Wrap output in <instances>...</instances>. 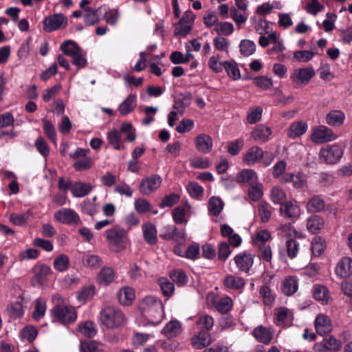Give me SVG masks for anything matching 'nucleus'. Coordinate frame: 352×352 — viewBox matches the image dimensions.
Here are the masks:
<instances>
[{"mask_svg":"<svg viewBox=\"0 0 352 352\" xmlns=\"http://www.w3.org/2000/svg\"><path fill=\"white\" fill-rule=\"evenodd\" d=\"M223 68L225 69L228 76L233 80H239L241 78L240 70L237 64L234 60H228L223 63Z\"/></svg>","mask_w":352,"mask_h":352,"instance_id":"nucleus-37","label":"nucleus"},{"mask_svg":"<svg viewBox=\"0 0 352 352\" xmlns=\"http://www.w3.org/2000/svg\"><path fill=\"white\" fill-rule=\"evenodd\" d=\"M270 200L274 204L281 205L287 200L285 191L280 186H273L270 190Z\"/></svg>","mask_w":352,"mask_h":352,"instance_id":"nucleus-35","label":"nucleus"},{"mask_svg":"<svg viewBox=\"0 0 352 352\" xmlns=\"http://www.w3.org/2000/svg\"><path fill=\"white\" fill-rule=\"evenodd\" d=\"M272 134L271 129L265 125L260 124L254 128L252 132V138L257 142H266Z\"/></svg>","mask_w":352,"mask_h":352,"instance_id":"nucleus-27","label":"nucleus"},{"mask_svg":"<svg viewBox=\"0 0 352 352\" xmlns=\"http://www.w3.org/2000/svg\"><path fill=\"white\" fill-rule=\"evenodd\" d=\"M315 74V70L311 66L298 68L291 74L290 79L296 85H306L311 81Z\"/></svg>","mask_w":352,"mask_h":352,"instance_id":"nucleus-10","label":"nucleus"},{"mask_svg":"<svg viewBox=\"0 0 352 352\" xmlns=\"http://www.w3.org/2000/svg\"><path fill=\"white\" fill-rule=\"evenodd\" d=\"M190 196L192 198L199 199L203 195L204 188L198 183L190 182L186 186Z\"/></svg>","mask_w":352,"mask_h":352,"instance_id":"nucleus-60","label":"nucleus"},{"mask_svg":"<svg viewBox=\"0 0 352 352\" xmlns=\"http://www.w3.org/2000/svg\"><path fill=\"white\" fill-rule=\"evenodd\" d=\"M298 289V283L295 278L288 276L283 283L282 290L287 296L294 294Z\"/></svg>","mask_w":352,"mask_h":352,"instance_id":"nucleus-41","label":"nucleus"},{"mask_svg":"<svg viewBox=\"0 0 352 352\" xmlns=\"http://www.w3.org/2000/svg\"><path fill=\"white\" fill-rule=\"evenodd\" d=\"M308 129L307 123L300 120L292 123L287 130V136L291 139L302 136L306 133Z\"/></svg>","mask_w":352,"mask_h":352,"instance_id":"nucleus-24","label":"nucleus"},{"mask_svg":"<svg viewBox=\"0 0 352 352\" xmlns=\"http://www.w3.org/2000/svg\"><path fill=\"white\" fill-rule=\"evenodd\" d=\"M223 285L228 289L241 290L245 285V280L242 277L229 274L225 277Z\"/></svg>","mask_w":352,"mask_h":352,"instance_id":"nucleus-26","label":"nucleus"},{"mask_svg":"<svg viewBox=\"0 0 352 352\" xmlns=\"http://www.w3.org/2000/svg\"><path fill=\"white\" fill-rule=\"evenodd\" d=\"M313 296L315 300L322 305H327L332 301V298L328 288L322 285H316L314 287Z\"/></svg>","mask_w":352,"mask_h":352,"instance_id":"nucleus-21","label":"nucleus"},{"mask_svg":"<svg viewBox=\"0 0 352 352\" xmlns=\"http://www.w3.org/2000/svg\"><path fill=\"white\" fill-rule=\"evenodd\" d=\"M326 248L325 241L320 236H315L311 242V251L314 256H319Z\"/></svg>","mask_w":352,"mask_h":352,"instance_id":"nucleus-52","label":"nucleus"},{"mask_svg":"<svg viewBox=\"0 0 352 352\" xmlns=\"http://www.w3.org/2000/svg\"><path fill=\"white\" fill-rule=\"evenodd\" d=\"M121 133L126 134V141L133 142L135 140V130L132 124L129 122L123 123L120 130L113 129L109 131L107 134L109 144L116 150H120L121 148Z\"/></svg>","mask_w":352,"mask_h":352,"instance_id":"nucleus-2","label":"nucleus"},{"mask_svg":"<svg viewBox=\"0 0 352 352\" xmlns=\"http://www.w3.org/2000/svg\"><path fill=\"white\" fill-rule=\"evenodd\" d=\"M240 52L245 56L252 55L256 50L255 43L250 40H243L240 43Z\"/></svg>","mask_w":352,"mask_h":352,"instance_id":"nucleus-59","label":"nucleus"},{"mask_svg":"<svg viewBox=\"0 0 352 352\" xmlns=\"http://www.w3.org/2000/svg\"><path fill=\"white\" fill-rule=\"evenodd\" d=\"M324 9V6L318 0H308L305 6L306 11L312 15L317 14Z\"/></svg>","mask_w":352,"mask_h":352,"instance_id":"nucleus-58","label":"nucleus"},{"mask_svg":"<svg viewBox=\"0 0 352 352\" xmlns=\"http://www.w3.org/2000/svg\"><path fill=\"white\" fill-rule=\"evenodd\" d=\"M158 284L164 296H170L175 290V286L166 278H160L158 280Z\"/></svg>","mask_w":352,"mask_h":352,"instance_id":"nucleus-62","label":"nucleus"},{"mask_svg":"<svg viewBox=\"0 0 352 352\" xmlns=\"http://www.w3.org/2000/svg\"><path fill=\"white\" fill-rule=\"evenodd\" d=\"M210 334L204 331L201 330L197 334L191 338V344L194 348L201 349L211 344Z\"/></svg>","mask_w":352,"mask_h":352,"instance_id":"nucleus-22","label":"nucleus"},{"mask_svg":"<svg viewBox=\"0 0 352 352\" xmlns=\"http://www.w3.org/2000/svg\"><path fill=\"white\" fill-rule=\"evenodd\" d=\"M336 274L342 278L349 277L352 274V258L343 257L337 264Z\"/></svg>","mask_w":352,"mask_h":352,"instance_id":"nucleus-20","label":"nucleus"},{"mask_svg":"<svg viewBox=\"0 0 352 352\" xmlns=\"http://www.w3.org/2000/svg\"><path fill=\"white\" fill-rule=\"evenodd\" d=\"M94 162L91 157L85 156L76 160L74 164L73 167L76 171H83L89 170L93 166Z\"/></svg>","mask_w":352,"mask_h":352,"instance_id":"nucleus-47","label":"nucleus"},{"mask_svg":"<svg viewBox=\"0 0 352 352\" xmlns=\"http://www.w3.org/2000/svg\"><path fill=\"white\" fill-rule=\"evenodd\" d=\"M337 138L333 131L324 125L316 126L311 129V140L315 144L331 142Z\"/></svg>","mask_w":352,"mask_h":352,"instance_id":"nucleus-7","label":"nucleus"},{"mask_svg":"<svg viewBox=\"0 0 352 352\" xmlns=\"http://www.w3.org/2000/svg\"><path fill=\"white\" fill-rule=\"evenodd\" d=\"M253 335L258 342L265 344H268L272 338V333L270 329L262 325L254 329Z\"/></svg>","mask_w":352,"mask_h":352,"instance_id":"nucleus-30","label":"nucleus"},{"mask_svg":"<svg viewBox=\"0 0 352 352\" xmlns=\"http://www.w3.org/2000/svg\"><path fill=\"white\" fill-rule=\"evenodd\" d=\"M250 20L254 23V29L259 34H263V32L269 33L270 23L268 21L264 19H256L254 17H252Z\"/></svg>","mask_w":352,"mask_h":352,"instance_id":"nucleus-53","label":"nucleus"},{"mask_svg":"<svg viewBox=\"0 0 352 352\" xmlns=\"http://www.w3.org/2000/svg\"><path fill=\"white\" fill-rule=\"evenodd\" d=\"M197 326L199 329L208 332L214 326L213 318L208 315L201 316L197 321Z\"/></svg>","mask_w":352,"mask_h":352,"instance_id":"nucleus-50","label":"nucleus"},{"mask_svg":"<svg viewBox=\"0 0 352 352\" xmlns=\"http://www.w3.org/2000/svg\"><path fill=\"white\" fill-rule=\"evenodd\" d=\"M230 16L237 26L243 24L248 19V14L246 11H241L236 8L230 10Z\"/></svg>","mask_w":352,"mask_h":352,"instance_id":"nucleus-46","label":"nucleus"},{"mask_svg":"<svg viewBox=\"0 0 352 352\" xmlns=\"http://www.w3.org/2000/svg\"><path fill=\"white\" fill-rule=\"evenodd\" d=\"M186 208H190V206L188 202H186L184 206H177L173 210V219L176 224L187 223V220L184 219L186 212Z\"/></svg>","mask_w":352,"mask_h":352,"instance_id":"nucleus-38","label":"nucleus"},{"mask_svg":"<svg viewBox=\"0 0 352 352\" xmlns=\"http://www.w3.org/2000/svg\"><path fill=\"white\" fill-rule=\"evenodd\" d=\"M170 277L173 282L181 286L185 285L188 281L186 273L181 270H175L170 272Z\"/></svg>","mask_w":352,"mask_h":352,"instance_id":"nucleus-54","label":"nucleus"},{"mask_svg":"<svg viewBox=\"0 0 352 352\" xmlns=\"http://www.w3.org/2000/svg\"><path fill=\"white\" fill-rule=\"evenodd\" d=\"M238 182L249 186L258 182L257 173L252 169L245 168L237 173Z\"/></svg>","mask_w":352,"mask_h":352,"instance_id":"nucleus-23","label":"nucleus"},{"mask_svg":"<svg viewBox=\"0 0 352 352\" xmlns=\"http://www.w3.org/2000/svg\"><path fill=\"white\" fill-rule=\"evenodd\" d=\"M7 313L13 319L21 318L24 314L22 304L20 302H11L8 305Z\"/></svg>","mask_w":352,"mask_h":352,"instance_id":"nucleus-42","label":"nucleus"},{"mask_svg":"<svg viewBox=\"0 0 352 352\" xmlns=\"http://www.w3.org/2000/svg\"><path fill=\"white\" fill-rule=\"evenodd\" d=\"M195 146L197 151L203 153H208L212 149V139L205 133L199 134L195 138Z\"/></svg>","mask_w":352,"mask_h":352,"instance_id":"nucleus-18","label":"nucleus"},{"mask_svg":"<svg viewBox=\"0 0 352 352\" xmlns=\"http://www.w3.org/2000/svg\"><path fill=\"white\" fill-rule=\"evenodd\" d=\"M262 113L263 108L260 106L251 109L247 115V122L250 124L256 123L261 119Z\"/></svg>","mask_w":352,"mask_h":352,"instance_id":"nucleus-63","label":"nucleus"},{"mask_svg":"<svg viewBox=\"0 0 352 352\" xmlns=\"http://www.w3.org/2000/svg\"><path fill=\"white\" fill-rule=\"evenodd\" d=\"M82 263L85 265L92 267V268H98L102 264L101 258L94 254H86L82 258Z\"/></svg>","mask_w":352,"mask_h":352,"instance_id":"nucleus-64","label":"nucleus"},{"mask_svg":"<svg viewBox=\"0 0 352 352\" xmlns=\"http://www.w3.org/2000/svg\"><path fill=\"white\" fill-rule=\"evenodd\" d=\"M315 328L321 336L329 333L332 329L331 320L325 314H318L315 319Z\"/></svg>","mask_w":352,"mask_h":352,"instance_id":"nucleus-19","label":"nucleus"},{"mask_svg":"<svg viewBox=\"0 0 352 352\" xmlns=\"http://www.w3.org/2000/svg\"><path fill=\"white\" fill-rule=\"evenodd\" d=\"M100 319L101 323L109 329H114L124 324V314L114 307H107L100 311Z\"/></svg>","mask_w":352,"mask_h":352,"instance_id":"nucleus-3","label":"nucleus"},{"mask_svg":"<svg viewBox=\"0 0 352 352\" xmlns=\"http://www.w3.org/2000/svg\"><path fill=\"white\" fill-rule=\"evenodd\" d=\"M51 313L62 324L74 322L77 318L76 312L72 306H54Z\"/></svg>","mask_w":352,"mask_h":352,"instance_id":"nucleus-6","label":"nucleus"},{"mask_svg":"<svg viewBox=\"0 0 352 352\" xmlns=\"http://www.w3.org/2000/svg\"><path fill=\"white\" fill-rule=\"evenodd\" d=\"M34 273L33 283L42 285L47 281V277L52 274L50 266L44 264H36L32 268Z\"/></svg>","mask_w":352,"mask_h":352,"instance_id":"nucleus-16","label":"nucleus"},{"mask_svg":"<svg viewBox=\"0 0 352 352\" xmlns=\"http://www.w3.org/2000/svg\"><path fill=\"white\" fill-rule=\"evenodd\" d=\"M30 212L28 211L24 213H13L10 215L9 220L15 226H21L25 224L29 217Z\"/></svg>","mask_w":352,"mask_h":352,"instance_id":"nucleus-61","label":"nucleus"},{"mask_svg":"<svg viewBox=\"0 0 352 352\" xmlns=\"http://www.w3.org/2000/svg\"><path fill=\"white\" fill-rule=\"evenodd\" d=\"M345 120V114L339 110H332L326 116V123L332 126H341Z\"/></svg>","mask_w":352,"mask_h":352,"instance_id":"nucleus-28","label":"nucleus"},{"mask_svg":"<svg viewBox=\"0 0 352 352\" xmlns=\"http://www.w3.org/2000/svg\"><path fill=\"white\" fill-rule=\"evenodd\" d=\"M91 189L90 184L78 182L73 184L71 192L74 197H82L88 195Z\"/></svg>","mask_w":352,"mask_h":352,"instance_id":"nucleus-33","label":"nucleus"},{"mask_svg":"<svg viewBox=\"0 0 352 352\" xmlns=\"http://www.w3.org/2000/svg\"><path fill=\"white\" fill-rule=\"evenodd\" d=\"M294 320V314L292 310L280 307L274 309V322L279 327H286L292 325Z\"/></svg>","mask_w":352,"mask_h":352,"instance_id":"nucleus-12","label":"nucleus"},{"mask_svg":"<svg viewBox=\"0 0 352 352\" xmlns=\"http://www.w3.org/2000/svg\"><path fill=\"white\" fill-rule=\"evenodd\" d=\"M162 182V177L156 174L146 177L140 182V192L144 195H149L160 187Z\"/></svg>","mask_w":352,"mask_h":352,"instance_id":"nucleus-11","label":"nucleus"},{"mask_svg":"<svg viewBox=\"0 0 352 352\" xmlns=\"http://www.w3.org/2000/svg\"><path fill=\"white\" fill-rule=\"evenodd\" d=\"M223 202L217 197H212L208 201V210L214 216H218L223 208Z\"/></svg>","mask_w":352,"mask_h":352,"instance_id":"nucleus-43","label":"nucleus"},{"mask_svg":"<svg viewBox=\"0 0 352 352\" xmlns=\"http://www.w3.org/2000/svg\"><path fill=\"white\" fill-rule=\"evenodd\" d=\"M78 329L81 333L88 338L93 337L96 333L95 324L91 321H86L79 324Z\"/></svg>","mask_w":352,"mask_h":352,"instance_id":"nucleus-56","label":"nucleus"},{"mask_svg":"<svg viewBox=\"0 0 352 352\" xmlns=\"http://www.w3.org/2000/svg\"><path fill=\"white\" fill-rule=\"evenodd\" d=\"M344 151L336 144L327 145L320 151V157L329 164H337L342 157Z\"/></svg>","mask_w":352,"mask_h":352,"instance_id":"nucleus-5","label":"nucleus"},{"mask_svg":"<svg viewBox=\"0 0 352 352\" xmlns=\"http://www.w3.org/2000/svg\"><path fill=\"white\" fill-rule=\"evenodd\" d=\"M316 54L313 50H300L294 53V58L301 63H307L312 60Z\"/></svg>","mask_w":352,"mask_h":352,"instance_id":"nucleus-55","label":"nucleus"},{"mask_svg":"<svg viewBox=\"0 0 352 352\" xmlns=\"http://www.w3.org/2000/svg\"><path fill=\"white\" fill-rule=\"evenodd\" d=\"M184 229H179L173 225H168L161 230L160 237L166 240L179 241L185 239Z\"/></svg>","mask_w":352,"mask_h":352,"instance_id":"nucleus-14","label":"nucleus"},{"mask_svg":"<svg viewBox=\"0 0 352 352\" xmlns=\"http://www.w3.org/2000/svg\"><path fill=\"white\" fill-rule=\"evenodd\" d=\"M258 214L263 223L267 222L272 215L271 206L266 201H261L258 207Z\"/></svg>","mask_w":352,"mask_h":352,"instance_id":"nucleus-51","label":"nucleus"},{"mask_svg":"<svg viewBox=\"0 0 352 352\" xmlns=\"http://www.w3.org/2000/svg\"><path fill=\"white\" fill-rule=\"evenodd\" d=\"M263 156V151L257 146H253L244 154L243 161L246 165L252 166L260 162Z\"/></svg>","mask_w":352,"mask_h":352,"instance_id":"nucleus-17","label":"nucleus"},{"mask_svg":"<svg viewBox=\"0 0 352 352\" xmlns=\"http://www.w3.org/2000/svg\"><path fill=\"white\" fill-rule=\"evenodd\" d=\"M142 232L144 240L149 245H155L157 241V229L156 227L151 223H147L142 226Z\"/></svg>","mask_w":352,"mask_h":352,"instance_id":"nucleus-32","label":"nucleus"},{"mask_svg":"<svg viewBox=\"0 0 352 352\" xmlns=\"http://www.w3.org/2000/svg\"><path fill=\"white\" fill-rule=\"evenodd\" d=\"M280 213L285 218L296 220L300 214L301 209L295 199L285 201L280 205Z\"/></svg>","mask_w":352,"mask_h":352,"instance_id":"nucleus-13","label":"nucleus"},{"mask_svg":"<svg viewBox=\"0 0 352 352\" xmlns=\"http://www.w3.org/2000/svg\"><path fill=\"white\" fill-rule=\"evenodd\" d=\"M254 85L263 90H268L273 86V80L266 76H261L253 79Z\"/></svg>","mask_w":352,"mask_h":352,"instance_id":"nucleus-57","label":"nucleus"},{"mask_svg":"<svg viewBox=\"0 0 352 352\" xmlns=\"http://www.w3.org/2000/svg\"><path fill=\"white\" fill-rule=\"evenodd\" d=\"M107 239L114 252H120L126 248L127 237L126 231L120 228L109 229L106 231Z\"/></svg>","mask_w":352,"mask_h":352,"instance_id":"nucleus-4","label":"nucleus"},{"mask_svg":"<svg viewBox=\"0 0 352 352\" xmlns=\"http://www.w3.org/2000/svg\"><path fill=\"white\" fill-rule=\"evenodd\" d=\"M214 31L219 35L229 36L234 32V26L230 22H219L214 28Z\"/></svg>","mask_w":352,"mask_h":352,"instance_id":"nucleus-48","label":"nucleus"},{"mask_svg":"<svg viewBox=\"0 0 352 352\" xmlns=\"http://www.w3.org/2000/svg\"><path fill=\"white\" fill-rule=\"evenodd\" d=\"M60 50L65 55L70 57L76 55V53L81 50L78 45L72 41L63 42L60 45Z\"/></svg>","mask_w":352,"mask_h":352,"instance_id":"nucleus-45","label":"nucleus"},{"mask_svg":"<svg viewBox=\"0 0 352 352\" xmlns=\"http://www.w3.org/2000/svg\"><path fill=\"white\" fill-rule=\"evenodd\" d=\"M324 225V221L322 217L318 215H313L307 219V228L308 231L311 234L318 232Z\"/></svg>","mask_w":352,"mask_h":352,"instance_id":"nucleus-36","label":"nucleus"},{"mask_svg":"<svg viewBox=\"0 0 352 352\" xmlns=\"http://www.w3.org/2000/svg\"><path fill=\"white\" fill-rule=\"evenodd\" d=\"M43 131L46 136L54 144H56L57 138L54 125L47 119H43Z\"/></svg>","mask_w":352,"mask_h":352,"instance_id":"nucleus-49","label":"nucleus"},{"mask_svg":"<svg viewBox=\"0 0 352 352\" xmlns=\"http://www.w3.org/2000/svg\"><path fill=\"white\" fill-rule=\"evenodd\" d=\"M69 265V258L64 254H61L55 257L53 262L54 268L60 272L66 271Z\"/></svg>","mask_w":352,"mask_h":352,"instance_id":"nucleus-39","label":"nucleus"},{"mask_svg":"<svg viewBox=\"0 0 352 352\" xmlns=\"http://www.w3.org/2000/svg\"><path fill=\"white\" fill-rule=\"evenodd\" d=\"M54 219L63 224L75 226L80 221L78 214L71 208H61L54 214Z\"/></svg>","mask_w":352,"mask_h":352,"instance_id":"nucleus-9","label":"nucleus"},{"mask_svg":"<svg viewBox=\"0 0 352 352\" xmlns=\"http://www.w3.org/2000/svg\"><path fill=\"white\" fill-rule=\"evenodd\" d=\"M137 104V97L135 94H129L119 105L118 111L121 116H126L134 110Z\"/></svg>","mask_w":352,"mask_h":352,"instance_id":"nucleus-29","label":"nucleus"},{"mask_svg":"<svg viewBox=\"0 0 352 352\" xmlns=\"http://www.w3.org/2000/svg\"><path fill=\"white\" fill-rule=\"evenodd\" d=\"M98 281L104 285H109L115 279V273L112 268L109 267H104L100 270L98 276Z\"/></svg>","mask_w":352,"mask_h":352,"instance_id":"nucleus-40","label":"nucleus"},{"mask_svg":"<svg viewBox=\"0 0 352 352\" xmlns=\"http://www.w3.org/2000/svg\"><path fill=\"white\" fill-rule=\"evenodd\" d=\"M234 263L241 272L248 273L254 263V256L246 252L236 254L234 258Z\"/></svg>","mask_w":352,"mask_h":352,"instance_id":"nucleus-15","label":"nucleus"},{"mask_svg":"<svg viewBox=\"0 0 352 352\" xmlns=\"http://www.w3.org/2000/svg\"><path fill=\"white\" fill-rule=\"evenodd\" d=\"M140 309L148 324L157 325L164 318L162 302L153 296L144 297L140 303Z\"/></svg>","mask_w":352,"mask_h":352,"instance_id":"nucleus-1","label":"nucleus"},{"mask_svg":"<svg viewBox=\"0 0 352 352\" xmlns=\"http://www.w3.org/2000/svg\"><path fill=\"white\" fill-rule=\"evenodd\" d=\"M118 296L120 304L130 305L135 299V291L130 287H124L119 290Z\"/></svg>","mask_w":352,"mask_h":352,"instance_id":"nucleus-31","label":"nucleus"},{"mask_svg":"<svg viewBox=\"0 0 352 352\" xmlns=\"http://www.w3.org/2000/svg\"><path fill=\"white\" fill-rule=\"evenodd\" d=\"M325 207V202L322 197L314 195L307 203L306 208L309 212H319Z\"/></svg>","mask_w":352,"mask_h":352,"instance_id":"nucleus-34","label":"nucleus"},{"mask_svg":"<svg viewBox=\"0 0 352 352\" xmlns=\"http://www.w3.org/2000/svg\"><path fill=\"white\" fill-rule=\"evenodd\" d=\"M248 195L250 199L254 201L260 200L263 195V185L258 182L250 186Z\"/></svg>","mask_w":352,"mask_h":352,"instance_id":"nucleus-44","label":"nucleus"},{"mask_svg":"<svg viewBox=\"0 0 352 352\" xmlns=\"http://www.w3.org/2000/svg\"><path fill=\"white\" fill-rule=\"evenodd\" d=\"M182 332V325L178 320H170L162 329L161 333L168 338L179 336Z\"/></svg>","mask_w":352,"mask_h":352,"instance_id":"nucleus-25","label":"nucleus"},{"mask_svg":"<svg viewBox=\"0 0 352 352\" xmlns=\"http://www.w3.org/2000/svg\"><path fill=\"white\" fill-rule=\"evenodd\" d=\"M67 24V17L60 13L46 16L43 21V29L46 32H52L65 28Z\"/></svg>","mask_w":352,"mask_h":352,"instance_id":"nucleus-8","label":"nucleus"}]
</instances>
